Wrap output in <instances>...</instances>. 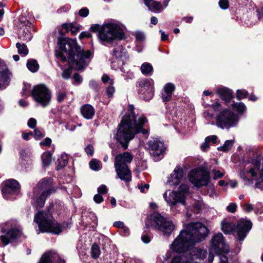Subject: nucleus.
<instances>
[{
    "mask_svg": "<svg viewBox=\"0 0 263 263\" xmlns=\"http://www.w3.org/2000/svg\"><path fill=\"white\" fill-rule=\"evenodd\" d=\"M77 29L74 27V25L73 24H64L62 26L61 30L60 31V33L61 34H64L66 32H71V34L74 35L77 32Z\"/></svg>",
    "mask_w": 263,
    "mask_h": 263,
    "instance_id": "30",
    "label": "nucleus"
},
{
    "mask_svg": "<svg viewBox=\"0 0 263 263\" xmlns=\"http://www.w3.org/2000/svg\"><path fill=\"white\" fill-rule=\"evenodd\" d=\"M115 91V89L113 85H109L106 88L107 95L108 98H111Z\"/></svg>",
    "mask_w": 263,
    "mask_h": 263,
    "instance_id": "43",
    "label": "nucleus"
},
{
    "mask_svg": "<svg viewBox=\"0 0 263 263\" xmlns=\"http://www.w3.org/2000/svg\"><path fill=\"white\" fill-rule=\"evenodd\" d=\"M237 205L235 203H231L227 207V210L230 213H234L236 212Z\"/></svg>",
    "mask_w": 263,
    "mask_h": 263,
    "instance_id": "45",
    "label": "nucleus"
},
{
    "mask_svg": "<svg viewBox=\"0 0 263 263\" xmlns=\"http://www.w3.org/2000/svg\"><path fill=\"white\" fill-rule=\"evenodd\" d=\"M34 191H38V192L50 195L54 193L55 190L52 185V179L50 178H45L38 182L36 188L34 189Z\"/></svg>",
    "mask_w": 263,
    "mask_h": 263,
    "instance_id": "19",
    "label": "nucleus"
},
{
    "mask_svg": "<svg viewBox=\"0 0 263 263\" xmlns=\"http://www.w3.org/2000/svg\"><path fill=\"white\" fill-rule=\"evenodd\" d=\"M229 251V247L226 243L223 235L218 233L213 236L211 248L208 257L209 263H228V258L221 253Z\"/></svg>",
    "mask_w": 263,
    "mask_h": 263,
    "instance_id": "4",
    "label": "nucleus"
},
{
    "mask_svg": "<svg viewBox=\"0 0 263 263\" xmlns=\"http://www.w3.org/2000/svg\"><path fill=\"white\" fill-rule=\"evenodd\" d=\"M82 115L86 119H91L93 118L95 110L94 108L89 104H85L81 108Z\"/></svg>",
    "mask_w": 263,
    "mask_h": 263,
    "instance_id": "26",
    "label": "nucleus"
},
{
    "mask_svg": "<svg viewBox=\"0 0 263 263\" xmlns=\"http://www.w3.org/2000/svg\"><path fill=\"white\" fill-rule=\"evenodd\" d=\"M232 107L234 109L239 113H243L246 110V106L244 103L242 102L234 103L232 104Z\"/></svg>",
    "mask_w": 263,
    "mask_h": 263,
    "instance_id": "34",
    "label": "nucleus"
},
{
    "mask_svg": "<svg viewBox=\"0 0 263 263\" xmlns=\"http://www.w3.org/2000/svg\"><path fill=\"white\" fill-rule=\"evenodd\" d=\"M34 195L33 204L36 209L43 207L47 198L49 196L45 193L38 192V191H34Z\"/></svg>",
    "mask_w": 263,
    "mask_h": 263,
    "instance_id": "23",
    "label": "nucleus"
},
{
    "mask_svg": "<svg viewBox=\"0 0 263 263\" xmlns=\"http://www.w3.org/2000/svg\"><path fill=\"white\" fill-rule=\"evenodd\" d=\"M59 165L61 166H64L68 162V158L66 155H62L60 159H58Z\"/></svg>",
    "mask_w": 263,
    "mask_h": 263,
    "instance_id": "44",
    "label": "nucleus"
},
{
    "mask_svg": "<svg viewBox=\"0 0 263 263\" xmlns=\"http://www.w3.org/2000/svg\"><path fill=\"white\" fill-rule=\"evenodd\" d=\"M244 211L247 212H250L254 210V206L252 204L246 203L242 206Z\"/></svg>",
    "mask_w": 263,
    "mask_h": 263,
    "instance_id": "50",
    "label": "nucleus"
},
{
    "mask_svg": "<svg viewBox=\"0 0 263 263\" xmlns=\"http://www.w3.org/2000/svg\"><path fill=\"white\" fill-rule=\"evenodd\" d=\"M90 30L98 32V37L102 42L110 43L116 39L121 40L124 34L122 29L114 23H107L102 26L98 24L92 25Z\"/></svg>",
    "mask_w": 263,
    "mask_h": 263,
    "instance_id": "7",
    "label": "nucleus"
},
{
    "mask_svg": "<svg viewBox=\"0 0 263 263\" xmlns=\"http://www.w3.org/2000/svg\"><path fill=\"white\" fill-rule=\"evenodd\" d=\"M42 160L44 165H49L52 160L51 154L49 152L43 153L42 155Z\"/></svg>",
    "mask_w": 263,
    "mask_h": 263,
    "instance_id": "35",
    "label": "nucleus"
},
{
    "mask_svg": "<svg viewBox=\"0 0 263 263\" xmlns=\"http://www.w3.org/2000/svg\"><path fill=\"white\" fill-rule=\"evenodd\" d=\"M237 122V116L228 109L221 110L216 117V125L222 129L234 126Z\"/></svg>",
    "mask_w": 263,
    "mask_h": 263,
    "instance_id": "11",
    "label": "nucleus"
},
{
    "mask_svg": "<svg viewBox=\"0 0 263 263\" xmlns=\"http://www.w3.org/2000/svg\"><path fill=\"white\" fill-rule=\"evenodd\" d=\"M57 101L62 102L67 96V93L64 91H59L57 93Z\"/></svg>",
    "mask_w": 263,
    "mask_h": 263,
    "instance_id": "41",
    "label": "nucleus"
},
{
    "mask_svg": "<svg viewBox=\"0 0 263 263\" xmlns=\"http://www.w3.org/2000/svg\"><path fill=\"white\" fill-rule=\"evenodd\" d=\"M51 143V140L49 138H45L43 141H41L40 143V145L41 146H49L50 145Z\"/></svg>",
    "mask_w": 263,
    "mask_h": 263,
    "instance_id": "55",
    "label": "nucleus"
},
{
    "mask_svg": "<svg viewBox=\"0 0 263 263\" xmlns=\"http://www.w3.org/2000/svg\"><path fill=\"white\" fill-rule=\"evenodd\" d=\"M147 145L150 154L155 158L162 156L165 149L163 142L157 138L149 140Z\"/></svg>",
    "mask_w": 263,
    "mask_h": 263,
    "instance_id": "17",
    "label": "nucleus"
},
{
    "mask_svg": "<svg viewBox=\"0 0 263 263\" xmlns=\"http://www.w3.org/2000/svg\"><path fill=\"white\" fill-rule=\"evenodd\" d=\"M91 256L93 258H97L100 255V250L98 245L93 244L91 247Z\"/></svg>",
    "mask_w": 263,
    "mask_h": 263,
    "instance_id": "36",
    "label": "nucleus"
},
{
    "mask_svg": "<svg viewBox=\"0 0 263 263\" xmlns=\"http://www.w3.org/2000/svg\"><path fill=\"white\" fill-rule=\"evenodd\" d=\"M222 231L225 234H230L234 232L240 241H242L246 237L247 233L252 228V223L250 220L241 219L238 221L235 227L234 224L229 219H225L221 222Z\"/></svg>",
    "mask_w": 263,
    "mask_h": 263,
    "instance_id": "8",
    "label": "nucleus"
},
{
    "mask_svg": "<svg viewBox=\"0 0 263 263\" xmlns=\"http://www.w3.org/2000/svg\"><path fill=\"white\" fill-rule=\"evenodd\" d=\"M98 192L99 194H104L107 193V189L105 185H101L98 188Z\"/></svg>",
    "mask_w": 263,
    "mask_h": 263,
    "instance_id": "53",
    "label": "nucleus"
},
{
    "mask_svg": "<svg viewBox=\"0 0 263 263\" xmlns=\"http://www.w3.org/2000/svg\"><path fill=\"white\" fill-rule=\"evenodd\" d=\"M27 67L31 72H35L39 69V65L35 60H29L27 63Z\"/></svg>",
    "mask_w": 263,
    "mask_h": 263,
    "instance_id": "32",
    "label": "nucleus"
},
{
    "mask_svg": "<svg viewBox=\"0 0 263 263\" xmlns=\"http://www.w3.org/2000/svg\"><path fill=\"white\" fill-rule=\"evenodd\" d=\"M127 51L125 48L119 46L113 50L111 66L112 69L117 70L120 68L127 59Z\"/></svg>",
    "mask_w": 263,
    "mask_h": 263,
    "instance_id": "16",
    "label": "nucleus"
},
{
    "mask_svg": "<svg viewBox=\"0 0 263 263\" xmlns=\"http://www.w3.org/2000/svg\"><path fill=\"white\" fill-rule=\"evenodd\" d=\"M141 71L144 75H152L153 68L151 64L144 63L141 66Z\"/></svg>",
    "mask_w": 263,
    "mask_h": 263,
    "instance_id": "31",
    "label": "nucleus"
},
{
    "mask_svg": "<svg viewBox=\"0 0 263 263\" xmlns=\"http://www.w3.org/2000/svg\"><path fill=\"white\" fill-rule=\"evenodd\" d=\"M113 226L116 228L126 229L128 231V228L124 226V224L122 221H116L114 223Z\"/></svg>",
    "mask_w": 263,
    "mask_h": 263,
    "instance_id": "51",
    "label": "nucleus"
},
{
    "mask_svg": "<svg viewBox=\"0 0 263 263\" xmlns=\"http://www.w3.org/2000/svg\"><path fill=\"white\" fill-rule=\"evenodd\" d=\"M209 142L206 141V138L205 139L204 142L202 143V144L201 145V148L202 150L204 152H205L207 151L208 148L209 147Z\"/></svg>",
    "mask_w": 263,
    "mask_h": 263,
    "instance_id": "61",
    "label": "nucleus"
},
{
    "mask_svg": "<svg viewBox=\"0 0 263 263\" xmlns=\"http://www.w3.org/2000/svg\"><path fill=\"white\" fill-rule=\"evenodd\" d=\"M175 90V86L172 83L166 84L162 92V99L164 102H168L172 98V94Z\"/></svg>",
    "mask_w": 263,
    "mask_h": 263,
    "instance_id": "24",
    "label": "nucleus"
},
{
    "mask_svg": "<svg viewBox=\"0 0 263 263\" xmlns=\"http://www.w3.org/2000/svg\"><path fill=\"white\" fill-rule=\"evenodd\" d=\"M212 172L214 173L213 178L214 179L221 178L224 174V173L221 172L219 170H213Z\"/></svg>",
    "mask_w": 263,
    "mask_h": 263,
    "instance_id": "49",
    "label": "nucleus"
},
{
    "mask_svg": "<svg viewBox=\"0 0 263 263\" xmlns=\"http://www.w3.org/2000/svg\"><path fill=\"white\" fill-rule=\"evenodd\" d=\"M135 36L137 40L142 41L145 39V35L144 33L141 32H137L135 33Z\"/></svg>",
    "mask_w": 263,
    "mask_h": 263,
    "instance_id": "57",
    "label": "nucleus"
},
{
    "mask_svg": "<svg viewBox=\"0 0 263 263\" xmlns=\"http://www.w3.org/2000/svg\"><path fill=\"white\" fill-rule=\"evenodd\" d=\"M31 96L34 100L43 107L48 105L51 101V92L44 84L34 86L31 91Z\"/></svg>",
    "mask_w": 263,
    "mask_h": 263,
    "instance_id": "12",
    "label": "nucleus"
},
{
    "mask_svg": "<svg viewBox=\"0 0 263 263\" xmlns=\"http://www.w3.org/2000/svg\"><path fill=\"white\" fill-rule=\"evenodd\" d=\"M16 47L18 50V53L22 56H26L28 53V49L25 44H21L17 43L16 44Z\"/></svg>",
    "mask_w": 263,
    "mask_h": 263,
    "instance_id": "33",
    "label": "nucleus"
},
{
    "mask_svg": "<svg viewBox=\"0 0 263 263\" xmlns=\"http://www.w3.org/2000/svg\"><path fill=\"white\" fill-rule=\"evenodd\" d=\"M102 80L104 83H108L109 85L114 84V80L111 79L106 74H104L103 75L102 77Z\"/></svg>",
    "mask_w": 263,
    "mask_h": 263,
    "instance_id": "42",
    "label": "nucleus"
},
{
    "mask_svg": "<svg viewBox=\"0 0 263 263\" xmlns=\"http://www.w3.org/2000/svg\"><path fill=\"white\" fill-rule=\"evenodd\" d=\"M153 81L143 79L138 82V93L140 97L146 101L151 99L154 95Z\"/></svg>",
    "mask_w": 263,
    "mask_h": 263,
    "instance_id": "14",
    "label": "nucleus"
},
{
    "mask_svg": "<svg viewBox=\"0 0 263 263\" xmlns=\"http://www.w3.org/2000/svg\"><path fill=\"white\" fill-rule=\"evenodd\" d=\"M132 155L128 152H124L118 155L115 157V167L118 177L122 180L128 182L131 180L132 175L127 164L133 160Z\"/></svg>",
    "mask_w": 263,
    "mask_h": 263,
    "instance_id": "9",
    "label": "nucleus"
},
{
    "mask_svg": "<svg viewBox=\"0 0 263 263\" xmlns=\"http://www.w3.org/2000/svg\"><path fill=\"white\" fill-rule=\"evenodd\" d=\"M240 176L245 180H256V188L263 190V157L259 156L252 163L245 166V169L240 172Z\"/></svg>",
    "mask_w": 263,
    "mask_h": 263,
    "instance_id": "5",
    "label": "nucleus"
},
{
    "mask_svg": "<svg viewBox=\"0 0 263 263\" xmlns=\"http://www.w3.org/2000/svg\"><path fill=\"white\" fill-rule=\"evenodd\" d=\"M34 221L38 224L37 234L49 232L58 235L62 231V226L53 219L49 211L38 212L34 216Z\"/></svg>",
    "mask_w": 263,
    "mask_h": 263,
    "instance_id": "6",
    "label": "nucleus"
},
{
    "mask_svg": "<svg viewBox=\"0 0 263 263\" xmlns=\"http://www.w3.org/2000/svg\"><path fill=\"white\" fill-rule=\"evenodd\" d=\"M248 92L244 89H238L237 91L236 98L238 100H240L246 98L248 96Z\"/></svg>",
    "mask_w": 263,
    "mask_h": 263,
    "instance_id": "38",
    "label": "nucleus"
},
{
    "mask_svg": "<svg viewBox=\"0 0 263 263\" xmlns=\"http://www.w3.org/2000/svg\"><path fill=\"white\" fill-rule=\"evenodd\" d=\"M150 225L154 229L161 231L163 234L170 235L174 229L173 222L160 214L154 212L151 215Z\"/></svg>",
    "mask_w": 263,
    "mask_h": 263,
    "instance_id": "10",
    "label": "nucleus"
},
{
    "mask_svg": "<svg viewBox=\"0 0 263 263\" xmlns=\"http://www.w3.org/2000/svg\"><path fill=\"white\" fill-rule=\"evenodd\" d=\"M189 191V186L185 184H182L180 185L179 191H177L178 193H181L183 194V197L184 200H185V195Z\"/></svg>",
    "mask_w": 263,
    "mask_h": 263,
    "instance_id": "39",
    "label": "nucleus"
},
{
    "mask_svg": "<svg viewBox=\"0 0 263 263\" xmlns=\"http://www.w3.org/2000/svg\"><path fill=\"white\" fill-rule=\"evenodd\" d=\"M18 37L23 41H29L32 39V35L29 28L25 27L23 30H20Z\"/></svg>",
    "mask_w": 263,
    "mask_h": 263,
    "instance_id": "29",
    "label": "nucleus"
},
{
    "mask_svg": "<svg viewBox=\"0 0 263 263\" xmlns=\"http://www.w3.org/2000/svg\"><path fill=\"white\" fill-rule=\"evenodd\" d=\"M219 5L221 9H226L229 7V2L228 0H220Z\"/></svg>",
    "mask_w": 263,
    "mask_h": 263,
    "instance_id": "48",
    "label": "nucleus"
},
{
    "mask_svg": "<svg viewBox=\"0 0 263 263\" xmlns=\"http://www.w3.org/2000/svg\"><path fill=\"white\" fill-rule=\"evenodd\" d=\"M91 36V34L90 33L87 32H82L79 35V38L80 39H82L84 38H89Z\"/></svg>",
    "mask_w": 263,
    "mask_h": 263,
    "instance_id": "60",
    "label": "nucleus"
},
{
    "mask_svg": "<svg viewBox=\"0 0 263 263\" xmlns=\"http://www.w3.org/2000/svg\"><path fill=\"white\" fill-rule=\"evenodd\" d=\"M73 78L74 81L76 82H78L79 83H81L82 81V78L81 77V76L78 73H76L74 75Z\"/></svg>",
    "mask_w": 263,
    "mask_h": 263,
    "instance_id": "64",
    "label": "nucleus"
},
{
    "mask_svg": "<svg viewBox=\"0 0 263 263\" xmlns=\"http://www.w3.org/2000/svg\"><path fill=\"white\" fill-rule=\"evenodd\" d=\"M36 125V121L34 118H30L28 121V125L30 128H33Z\"/></svg>",
    "mask_w": 263,
    "mask_h": 263,
    "instance_id": "56",
    "label": "nucleus"
},
{
    "mask_svg": "<svg viewBox=\"0 0 263 263\" xmlns=\"http://www.w3.org/2000/svg\"><path fill=\"white\" fill-rule=\"evenodd\" d=\"M212 107L215 111H220L222 108L221 104L217 102L214 103L212 105Z\"/></svg>",
    "mask_w": 263,
    "mask_h": 263,
    "instance_id": "59",
    "label": "nucleus"
},
{
    "mask_svg": "<svg viewBox=\"0 0 263 263\" xmlns=\"http://www.w3.org/2000/svg\"><path fill=\"white\" fill-rule=\"evenodd\" d=\"M90 167L95 171L99 170L100 168V163L99 161L93 159L89 162Z\"/></svg>",
    "mask_w": 263,
    "mask_h": 263,
    "instance_id": "40",
    "label": "nucleus"
},
{
    "mask_svg": "<svg viewBox=\"0 0 263 263\" xmlns=\"http://www.w3.org/2000/svg\"><path fill=\"white\" fill-rule=\"evenodd\" d=\"M85 151L88 155L92 156L94 152L93 146L91 145H88L85 148Z\"/></svg>",
    "mask_w": 263,
    "mask_h": 263,
    "instance_id": "52",
    "label": "nucleus"
},
{
    "mask_svg": "<svg viewBox=\"0 0 263 263\" xmlns=\"http://www.w3.org/2000/svg\"><path fill=\"white\" fill-rule=\"evenodd\" d=\"M20 191L18 182L14 179H8L3 183L2 192L6 199H14Z\"/></svg>",
    "mask_w": 263,
    "mask_h": 263,
    "instance_id": "15",
    "label": "nucleus"
},
{
    "mask_svg": "<svg viewBox=\"0 0 263 263\" xmlns=\"http://www.w3.org/2000/svg\"><path fill=\"white\" fill-rule=\"evenodd\" d=\"M59 49L56 50V56L65 62L68 60L76 69L81 70L89 63L91 52L82 50L77 44L76 40L59 37Z\"/></svg>",
    "mask_w": 263,
    "mask_h": 263,
    "instance_id": "1",
    "label": "nucleus"
},
{
    "mask_svg": "<svg viewBox=\"0 0 263 263\" xmlns=\"http://www.w3.org/2000/svg\"><path fill=\"white\" fill-rule=\"evenodd\" d=\"M142 240L145 243H149L151 241L150 237L147 235H144L141 237Z\"/></svg>",
    "mask_w": 263,
    "mask_h": 263,
    "instance_id": "63",
    "label": "nucleus"
},
{
    "mask_svg": "<svg viewBox=\"0 0 263 263\" xmlns=\"http://www.w3.org/2000/svg\"><path fill=\"white\" fill-rule=\"evenodd\" d=\"M145 5L148 9L153 12H160L163 10V7L160 3L154 0H143Z\"/></svg>",
    "mask_w": 263,
    "mask_h": 263,
    "instance_id": "28",
    "label": "nucleus"
},
{
    "mask_svg": "<svg viewBox=\"0 0 263 263\" xmlns=\"http://www.w3.org/2000/svg\"><path fill=\"white\" fill-rule=\"evenodd\" d=\"M189 178L190 181L196 187L206 185L209 181V174L199 168L191 171Z\"/></svg>",
    "mask_w": 263,
    "mask_h": 263,
    "instance_id": "13",
    "label": "nucleus"
},
{
    "mask_svg": "<svg viewBox=\"0 0 263 263\" xmlns=\"http://www.w3.org/2000/svg\"><path fill=\"white\" fill-rule=\"evenodd\" d=\"M34 132L35 138H40L44 136L41 132L37 129H35Z\"/></svg>",
    "mask_w": 263,
    "mask_h": 263,
    "instance_id": "62",
    "label": "nucleus"
},
{
    "mask_svg": "<svg viewBox=\"0 0 263 263\" xmlns=\"http://www.w3.org/2000/svg\"><path fill=\"white\" fill-rule=\"evenodd\" d=\"M183 176V170L177 166L168 177L167 183L170 185H177L179 184Z\"/></svg>",
    "mask_w": 263,
    "mask_h": 263,
    "instance_id": "21",
    "label": "nucleus"
},
{
    "mask_svg": "<svg viewBox=\"0 0 263 263\" xmlns=\"http://www.w3.org/2000/svg\"><path fill=\"white\" fill-rule=\"evenodd\" d=\"M128 110L129 112L124 116L121 122L117 134V139L124 149L127 148L129 142L136 134L142 133L148 135V130L143 128V126L147 122L146 117L141 116L137 119L133 105L128 106Z\"/></svg>",
    "mask_w": 263,
    "mask_h": 263,
    "instance_id": "2",
    "label": "nucleus"
},
{
    "mask_svg": "<svg viewBox=\"0 0 263 263\" xmlns=\"http://www.w3.org/2000/svg\"><path fill=\"white\" fill-rule=\"evenodd\" d=\"M233 141L232 140H227L223 146L219 147L218 149L219 151H229L232 146Z\"/></svg>",
    "mask_w": 263,
    "mask_h": 263,
    "instance_id": "37",
    "label": "nucleus"
},
{
    "mask_svg": "<svg viewBox=\"0 0 263 263\" xmlns=\"http://www.w3.org/2000/svg\"><path fill=\"white\" fill-rule=\"evenodd\" d=\"M217 137L215 135L208 136V137H206V142H212L213 143H216L217 142Z\"/></svg>",
    "mask_w": 263,
    "mask_h": 263,
    "instance_id": "58",
    "label": "nucleus"
},
{
    "mask_svg": "<svg viewBox=\"0 0 263 263\" xmlns=\"http://www.w3.org/2000/svg\"><path fill=\"white\" fill-rule=\"evenodd\" d=\"M79 14L82 17H86L89 14V10L86 7L82 8L79 10Z\"/></svg>",
    "mask_w": 263,
    "mask_h": 263,
    "instance_id": "47",
    "label": "nucleus"
},
{
    "mask_svg": "<svg viewBox=\"0 0 263 263\" xmlns=\"http://www.w3.org/2000/svg\"><path fill=\"white\" fill-rule=\"evenodd\" d=\"M163 197L171 208L177 203H181L182 205H185V203L183 194L177 191H167L163 194Z\"/></svg>",
    "mask_w": 263,
    "mask_h": 263,
    "instance_id": "18",
    "label": "nucleus"
},
{
    "mask_svg": "<svg viewBox=\"0 0 263 263\" xmlns=\"http://www.w3.org/2000/svg\"><path fill=\"white\" fill-rule=\"evenodd\" d=\"M208 234V228L201 223H189L171 244V249L174 252H184L204 240Z\"/></svg>",
    "mask_w": 263,
    "mask_h": 263,
    "instance_id": "3",
    "label": "nucleus"
},
{
    "mask_svg": "<svg viewBox=\"0 0 263 263\" xmlns=\"http://www.w3.org/2000/svg\"><path fill=\"white\" fill-rule=\"evenodd\" d=\"M21 232L17 229H11L6 232V235L0 236V246H5L9 244L10 240L14 239L20 236Z\"/></svg>",
    "mask_w": 263,
    "mask_h": 263,
    "instance_id": "20",
    "label": "nucleus"
},
{
    "mask_svg": "<svg viewBox=\"0 0 263 263\" xmlns=\"http://www.w3.org/2000/svg\"><path fill=\"white\" fill-rule=\"evenodd\" d=\"M11 73L7 68L0 71V89L6 87L10 80Z\"/></svg>",
    "mask_w": 263,
    "mask_h": 263,
    "instance_id": "27",
    "label": "nucleus"
},
{
    "mask_svg": "<svg viewBox=\"0 0 263 263\" xmlns=\"http://www.w3.org/2000/svg\"><path fill=\"white\" fill-rule=\"evenodd\" d=\"M216 92L218 96L226 102L230 101L233 98L232 91L228 88H219L217 89Z\"/></svg>",
    "mask_w": 263,
    "mask_h": 263,
    "instance_id": "25",
    "label": "nucleus"
},
{
    "mask_svg": "<svg viewBox=\"0 0 263 263\" xmlns=\"http://www.w3.org/2000/svg\"><path fill=\"white\" fill-rule=\"evenodd\" d=\"M71 74V70L69 68L65 69L62 74V77L65 79H68L70 78Z\"/></svg>",
    "mask_w": 263,
    "mask_h": 263,
    "instance_id": "46",
    "label": "nucleus"
},
{
    "mask_svg": "<svg viewBox=\"0 0 263 263\" xmlns=\"http://www.w3.org/2000/svg\"><path fill=\"white\" fill-rule=\"evenodd\" d=\"M39 263H65L58 255L51 252L45 253L42 256Z\"/></svg>",
    "mask_w": 263,
    "mask_h": 263,
    "instance_id": "22",
    "label": "nucleus"
},
{
    "mask_svg": "<svg viewBox=\"0 0 263 263\" xmlns=\"http://www.w3.org/2000/svg\"><path fill=\"white\" fill-rule=\"evenodd\" d=\"M100 194L99 193L94 196L93 200L97 203H100L103 201V198Z\"/></svg>",
    "mask_w": 263,
    "mask_h": 263,
    "instance_id": "54",
    "label": "nucleus"
}]
</instances>
